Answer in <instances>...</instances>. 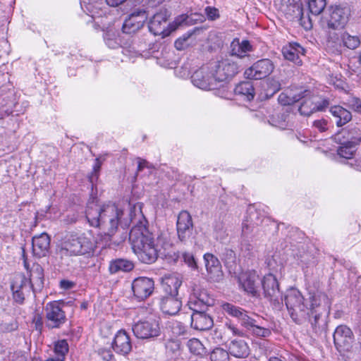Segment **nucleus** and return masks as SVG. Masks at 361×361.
Here are the masks:
<instances>
[{"label": "nucleus", "instance_id": "f257e3e1", "mask_svg": "<svg viewBox=\"0 0 361 361\" xmlns=\"http://www.w3.org/2000/svg\"><path fill=\"white\" fill-rule=\"evenodd\" d=\"M128 205L130 212L126 213L116 204L99 205L94 200L90 201L87 204L85 216L91 226L102 229L107 238L116 233L119 225L128 226L137 217L138 223L131 228L129 234L132 249L142 262L153 263L157 259L160 248L166 250L171 246L169 235L161 233L155 242L154 235L140 219L143 218L142 204L138 202L133 206L130 203Z\"/></svg>", "mask_w": 361, "mask_h": 361}, {"label": "nucleus", "instance_id": "f03ea898", "mask_svg": "<svg viewBox=\"0 0 361 361\" xmlns=\"http://www.w3.org/2000/svg\"><path fill=\"white\" fill-rule=\"evenodd\" d=\"M283 264L284 261L280 258L279 255L274 254L267 262V264L273 273H269L264 276L262 280H260L264 296L276 309H279L283 305V298L280 293L277 277L283 274Z\"/></svg>", "mask_w": 361, "mask_h": 361}, {"label": "nucleus", "instance_id": "7ed1b4c3", "mask_svg": "<svg viewBox=\"0 0 361 361\" xmlns=\"http://www.w3.org/2000/svg\"><path fill=\"white\" fill-rule=\"evenodd\" d=\"M97 241L90 231L67 235L59 245L63 256L90 255L94 251Z\"/></svg>", "mask_w": 361, "mask_h": 361}, {"label": "nucleus", "instance_id": "20e7f679", "mask_svg": "<svg viewBox=\"0 0 361 361\" xmlns=\"http://www.w3.org/2000/svg\"><path fill=\"white\" fill-rule=\"evenodd\" d=\"M170 15L166 9H161L156 13L149 20L148 27L149 31L155 36L164 38L176 30L182 23L180 18L185 20L183 16L177 18L174 22L168 23Z\"/></svg>", "mask_w": 361, "mask_h": 361}, {"label": "nucleus", "instance_id": "39448f33", "mask_svg": "<svg viewBox=\"0 0 361 361\" xmlns=\"http://www.w3.org/2000/svg\"><path fill=\"white\" fill-rule=\"evenodd\" d=\"M284 300L291 318L295 322L309 315L308 305L305 302V299L298 289L295 288L288 289Z\"/></svg>", "mask_w": 361, "mask_h": 361}, {"label": "nucleus", "instance_id": "423d86ee", "mask_svg": "<svg viewBox=\"0 0 361 361\" xmlns=\"http://www.w3.org/2000/svg\"><path fill=\"white\" fill-rule=\"evenodd\" d=\"M134 335L140 339L157 338L161 334L159 318L151 316L135 322L132 326Z\"/></svg>", "mask_w": 361, "mask_h": 361}, {"label": "nucleus", "instance_id": "0eeeda50", "mask_svg": "<svg viewBox=\"0 0 361 361\" xmlns=\"http://www.w3.org/2000/svg\"><path fill=\"white\" fill-rule=\"evenodd\" d=\"M309 313H315L313 325L319 324V320L322 314L327 317L330 313L331 299L323 292L317 290L310 293Z\"/></svg>", "mask_w": 361, "mask_h": 361}, {"label": "nucleus", "instance_id": "6e6552de", "mask_svg": "<svg viewBox=\"0 0 361 361\" xmlns=\"http://www.w3.org/2000/svg\"><path fill=\"white\" fill-rule=\"evenodd\" d=\"M350 16V9L347 6L331 5L325 11L324 20L329 28L338 30L343 28Z\"/></svg>", "mask_w": 361, "mask_h": 361}, {"label": "nucleus", "instance_id": "1a4fd4ad", "mask_svg": "<svg viewBox=\"0 0 361 361\" xmlns=\"http://www.w3.org/2000/svg\"><path fill=\"white\" fill-rule=\"evenodd\" d=\"M63 302L60 301H51L48 302L45 307V317L47 326L49 328H59L66 321V317L62 309Z\"/></svg>", "mask_w": 361, "mask_h": 361}, {"label": "nucleus", "instance_id": "9d476101", "mask_svg": "<svg viewBox=\"0 0 361 361\" xmlns=\"http://www.w3.org/2000/svg\"><path fill=\"white\" fill-rule=\"evenodd\" d=\"M192 83L203 90H211L218 87L214 73L209 66H203L193 73L191 76Z\"/></svg>", "mask_w": 361, "mask_h": 361}, {"label": "nucleus", "instance_id": "9b49d317", "mask_svg": "<svg viewBox=\"0 0 361 361\" xmlns=\"http://www.w3.org/2000/svg\"><path fill=\"white\" fill-rule=\"evenodd\" d=\"M214 304L213 296L209 294L206 289L198 286L193 288L188 302V306L191 310H204L205 307L212 306Z\"/></svg>", "mask_w": 361, "mask_h": 361}, {"label": "nucleus", "instance_id": "f8f14e48", "mask_svg": "<svg viewBox=\"0 0 361 361\" xmlns=\"http://www.w3.org/2000/svg\"><path fill=\"white\" fill-rule=\"evenodd\" d=\"M211 70L214 73L215 81L218 85V83L234 76L238 72V67L230 59H225L215 64Z\"/></svg>", "mask_w": 361, "mask_h": 361}, {"label": "nucleus", "instance_id": "ddd939ff", "mask_svg": "<svg viewBox=\"0 0 361 361\" xmlns=\"http://www.w3.org/2000/svg\"><path fill=\"white\" fill-rule=\"evenodd\" d=\"M274 65L269 59H261L246 69L245 75L247 78L261 80L269 76L274 71Z\"/></svg>", "mask_w": 361, "mask_h": 361}, {"label": "nucleus", "instance_id": "4468645a", "mask_svg": "<svg viewBox=\"0 0 361 361\" xmlns=\"http://www.w3.org/2000/svg\"><path fill=\"white\" fill-rule=\"evenodd\" d=\"M353 341V334L349 327L345 325L337 326L334 333V342L338 351H348Z\"/></svg>", "mask_w": 361, "mask_h": 361}, {"label": "nucleus", "instance_id": "2eb2a0df", "mask_svg": "<svg viewBox=\"0 0 361 361\" xmlns=\"http://www.w3.org/2000/svg\"><path fill=\"white\" fill-rule=\"evenodd\" d=\"M260 279L255 270L242 272L238 276V283L244 291L253 296L257 295Z\"/></svg>", "mask_w": 361, "mask_h": 361}, {"label": "nucleus", "instance_id": "dca6fc26", "mask_svg": "<svg viewBox=\"0 0 361 361\" xmlns=\"http://www.w3.org/2000/svg\"><path fill=\"white\" fill-rule=\"evenodd\" d=\"M147 19V15L145 10L138 9L133 11L125 20L122 27L123 32L127 34L135 33L142 27Z\"/></svg>", "mask_w": 361, "mask_h": 361}, {"label": "nucleus", "instance_id": "f3484780", "mask_svg": "<svg viewBox=\"0 0 361 361\" xmlns=\"http://www.w3.org/2000/svg\"><path fill=\"white\" fill-rule=\"evenodd\" d=\"M176 228L178 237L180 241H186L192 235L193 223L191 215L187 211H182L179 213Z\"/></svg>", "mask_w": 361, "mask_h": 361}, {"label": "nucleus", "instance_id": "a211bd4d", "mask_svg": "<svg viewBox=\"0 0 361 361\" xmlns=\"http://www.w3.org/2000/svg\"><path fill=\"white\" fill-rule=\"evenodd\" d=\"M203 258L208 279L214 282L221 281L224 274L218 258L211 253L204 254Z\"/></svg>", "mask_w": 361, "mask_h": 361}, {"label": "nucleus", "instance_id": "6ab92c4d", "mask_svg": "<svg viewBox=\"0 0 361 361\" xmlns=\"http://www.w3.org/2000/svg\"><path fill=\"white\" fill-rule=\"evenodd\" d=\"M306 92L307 91L301 92L300 94V99L303 100L298 107V111L301 115L308 116L315 111H323L329 105V102L326 99L319 104L317 97H306V95H302Z\"/></svg>", "mask_w": 361, "mask_h": 361}, {"label": "nucleus", "instance_id": "aec40b11", "mask_svg": "<svg viewBox=\"0 0 361 361\" xmlns=\"http://www.w3.org/2000/svg\"><path fill=\"white\" fill-rule=\"evenodd\" d=\"M154 281L147 277H138L132 283V290L134 295L140 300L148 298L153 292Z\"/></svg>", "mask_w": 361, "mask_h": 361}, {"label": "nucleus", "instance_id": "412c9836", "mask_svg": "<svg viewBox=\"0 0 361 361\" xmlns=\"http://www.w3.org/2000/svg\"><path fill=\"white\" fill-rule=\"evenodd\" d=\"M11 288L15 301L23 303L25 293L30 291L31 286L24 276L17 275L14 277Z\"/></svg>", "mask_w": 361, "mask_h": 361}, {"label": "nucleus", "instance_id": "4be33fe9", "mask_svg": "<svg viewBox=\"0 0 361 361\" xmlns=\"http://www.w3.org/2000/svg\"><path fill=\"white\" fill-rule=\"evenodd\" d=\"M114 350L120 355H127L132 349L129 334L123 329L119 330L115 335L112 342Z\"/></svg>", "mask_w": 361, "mask_h": 361}, {"label": "nucleus", "instance_id": "5701e85b", "mask_svg": "<svg viewBox=\"0 0 361 361\" xmlns=\"http://www.w3.org/2000/svg\"><path fill=\"white\" fill-rule=\"evenodd\" d=\"M204 310H192L191 315V326L199 331H206L210 329L214 323L212 318L207 314Z\"/></svg>", "mask_w": 361, "mask_h": 361}, {"label": "nucleus", "instance_id": "b1692460", "mask_svg": "<svg viewBox=\"0 0 361 361\" xmlns=\"http://www.w3.org/2000/svg\"><path fill=\"white\" fill-rule=\"evenodd\" d=\"M32 252L37 257L47 255L49 250L50 238L46 233H42L32 238Z\"/></svg>", "mask_w": 361, "mask_h": 361}, {"label": "nucleus", "instance_id": "393cba45", "mask_svg": "<svg viewBox=\"0 0 361 361\" xmlns=\"http://www.w3.org/2000/svg\"><path fill=\"white\" fill-rule=\"evenodd\" d=\"M282 53L286 59L297 65H301L300 56L305 54V49L298 43H290L283 47Z\"/></svg>", "mask_w": 361, "mask_h": 361}, {"label": "nucleus", "instance_id": "a878e982", "mask_svg": "<svg viewBox=\"0 0 361 361\" xmlns=\"http://www.w3.org/2000/svg\"><path fill=\"white\" fill-rule=\"evenodd\" d=\"M159 305L164 314L175 315L180 311L182 302L178 297L166 296L161 299Z\"/></svg>", "mask_w": 361, "mask_h": 361}, {"label": "nucleus", "instance_id": "bb28decb", "mask_svg": "<svg viewBox=\"0 0 361 361\" xmlns=\"http://www.w3.org/2000/svg\"><path fill=\"white\" fill-rule=\"evenodd\" d=\"M221 308L225 313L238 319L241 326H244L246 322L250 319L247 312L241 307L235 306L228 302H224L221 305Z\"/></svg>", "mask_w": 361, "mask_h": 361}, {"label": "nucleus", "instance_id": "cd10ccee", "mask_svg": "<svg viewBox=\"0 0 361 361\" xmlns=\"http://www.w3.org/2000/svg\"><path fill=\"white\" fill-rule=\"evenodd\" d=\"M244 327L252 334L257 337L266 338L271 335V330L263 326L259 321L250 317Z\"/></svg>", "mask_w": 361, "mask_h": 361}, {"label": "nucleus", "instance_id": "c85d7f7f", "mask_svg": "<svg viewBox=\"0 0 361 361\" xmlns=\"http://www.w3.org/2000/svg\"><path fill=\"white\" fill-rule=\"evenodd\" d=\"M252 51V45L247 40L240 41L235 38L231 43V53L233 56L243 58Z\"/></svg>", "mask_w": 361, "mask_h": 361}, {"label": "nucleus", "instance_id": "c756f323", "mask_svg": "<svg viewBox=\"0 0 361 361\" xmlns=\"http://www.w3.org/2000/svg\"><path fill=\"white\" fill-rule=\"evenodd\" d=\"M181 284L182 281L178 275H171L164 279L162 286L168 296L177 297Z\"/></svg>", "mask_w": 361, "mask_h": 361}, {"label": "nucleus", "instance_id": "7c9ffc66", "mask_svg": "<svg viewBox=\"0 0 361 361\" xmlns=\"http://www.w3.org/2000/svg\"><path fill=\"white\" fill-rule=\"evenodd\" d=\"M228 350L231 355L243 358L250 354V349L247 343L242 339H235L231 342Z\"/></svg>", "mask_w": 361, "mask_h": 361}, {"label": "nucleus", "instance_id": "2f4dec72", "mask_svg": "<svg viewBox=\"0 0 361 361\" xmlns=\"http://www.w3.org/2000/svg\"><path fill=\"white\" fill-rule=\"evenodd\" d=\"M44 281V270L38 264H34L30 270L29 284L32 289L39 290L43 286Z\"/></svg>", "mask_w": 361, "mask_h": 361}, {"label": "nucleus", "instance_id": "473e14b6", "mask_svg": "<svg viewBox=\"0 0 361 361\" xmlns=\"http://www.w3.org/2000/svg\"><path fill=\"white\" fill-rule=\"evenodd\" d=\"M332 116L336 119V125L339 127L344 126L352 118L351 113L341 106H334L330 109Z\"/></svg>", "mask_w": 361, "mask_h": 361}, {"label": "nucleus", "instance_id": "72a5a7b5", "mask_svg": "<svg viewBox=\"0 0 361 361\" xmlns=\"http://www.w3.org/2000/svg\"><path fill=\"white\" fill-rule=\"evenodd\" d=\"M260 222L261 220L258 218L257 212L252 211V209L250 208L249 216L243 221L242 224L243 235L247 236L253 231L255 226H257Z\"/></svg>", "mask_w": 361, "mask_h": 361}, {"label": "nucleus", "instance_id": "f704fd0d", "mask_svg": "<svg viewBox=\"0 0 361 361\" xmlns=\"http://www.w3.org/2000/svg\"><path fill=\"white\" fill-rule=\"evenodd\" d=\"M234 92L246 101H251L255 97L253 85L249 81L242 82L237 85L234 89Z\"/></svg>", "mask_w": 361, "mask_h": 361}, {"label": "nucleus", "instance_id": "c9c22d12", "mask_svg": "<svg viewBox=\"0 0 361 361\" xmlns=\"http://www.w3.org/2000/svg\"><path fill=\"white\" fill-rule=\"evenodd\" d=\"M102 4L98 1L92 2L90 0H80L82 9L93 18L102 16Z\"/></svg>", "mask_w": 361, "mask_h": 361}, {"label": "nucleus", "instance_id": "e433bc0d", "mask_svg": "<svg viewBox=\"0 0 361 361\" xmlns=\"http://www.w3.org/2000/svg\"><path fill=\"white\" fill-rule=\"evenodd\" d=\"M105 44L110 49H117L120 47L118 31L114 27H109L104 34Z\"/></svg>", "mask_w": 361, "mask_h": 361}, {"label": "nucleus", "instance_id": "4c0bfd02", "mask_svg": "<svg viewBox=\"0 0 361 361\" xmlns=\"http://www.w3.org/2000/svg\"><path fill=\"white\" fill-rule=\"evenodd\" d=\"M134 267L132 262L123 259H118L111 262L109 265V271L111 274L121 271H131Z\"/></svg>", "mask_w": 361, "mask_h": 361}, {"label": "nucleus", "instance_id": "58836bf2", "mask_svg": "<svg viewBox=\"0 0 361 361\" xmlns=\"http://www.w3.org/2000/svg\"><path fill=\"white\" fill-rule=\"evenodd\" d=\"M341 43L349 49H355L360 44V39L357 35H351L348 32H344L341 35Z\"/></svg>", "mask_w": 361, "mask_h": 361}, {"label": "nucleus", "instance_id": "ea45409f", "mask_svg": "<svg viewBox=\"0 0 361 361\" xmlns=\"http://www.w3.org/2000/svg\"><path fill=\"white\" fill-rule=\"evenodd\" d=\"M68 342L63 339L59 340L55 342L54 343V354L56 355V359L58 361H64L65 357L68 352Z\"/></svg>", "mask_w": 361, "mask_h": 361}, {"label": "nucleus", "instance_id": "a19ab883", "mask_svg": "<svg viewBox=\"0 0 361 361\" xmlns=\"http://www.w3.org/2000/svg\"><path fill=\"white\" fill-rule=\"evenodd\" d=\"M300 94L301 92L299 94H296L293 90H290L280 94L278 100L282 105H291L300 99Z\"/></svg>", "mask_w": 361, "mask_h": 361}, {"label": "nucleus", "instance_id": "79ce46f5", "mask_svg": "<svg viewBox=\"0 0 361 361\" xmlns=\"http://www.w3.org/2000/svg\"><path fill=\"white\" fill-rule=\"evenodd\" d=\"M357 143V142L350 141L343 145L338 149V154L340 157L350 159L356 151Z\"/></svg>", "mask_w": 361, "mask_h": 361}, {"label": "nucleus", "instance_id": "37998d69", "mask_svg": "<svg viewBox=\"0 0 361 361\" xmlns=\"http://www.w3.org/2000/svg\"><path fill=\"white\" fill-rule=\"evenodd\" d=\"M326 6V0H308V8L313 15H319Z\"/></svg>", "mask_w": 361, "mask_h": 361}, {"label": "nucleus", "instance_id": "c03bdc74", "mask_svg": "<svg viewBox=\"0 0 361 361\" xmlns=\"http://www.w3.org/2000/svg\"><path fill=\"white\" fill-rule=\"evenodd\" d=\"M213 236L217 240H224L227 238L228 233L223 222H215L214 225Z\"/></svg>", "mask_w": 361, "mask_h": 361}, {"label": "nucleus", "instance_id": "a18cd8bd", "mask_svg": "<svg viewBox=\"0 0 361 361\" xmlns=\"http://www.w3.org/2000/svg\"><path fill=\"white\" fill-rule=\"evenodd\" d=\"M211 361H228V353L220 348H215L210 354Z\"/></svg>", "mask_w": 361, "mask_h": 361}, {"label": "nucleus", "instance_id": "49530a36", "mask_svg": "<svg viewBox=\"0 0 361 361\" xmlns=\"http://www.w3.org/2000/svg\"><path fill=\"white\" fill-rule=\"evenodd\" d=\"M188 349L190 350V351L193 353V354H196V355H200L202 354L204 350V348L203 347V345L202 344V343L197 338H192V339H190L188 341Z\"/></svg>", "mask_w": 361, "mask_h": 361}, {"label": "nucleus", "instance_id": "de8ad7c7", "mask_svg": "<svg viewBox=\"0 0 361 361\" xmlns=\"http://www.w3.org/2000/svg\"><path fill=\"white\" fill-rule=\"evenodd\" d=\"M224 334L226 337L240 336L241 331L231 321H228L224 324Z\"/></svg>", "mask_w": 361, "mask_h": 361}, {"label": "nucleus", "instance_id": "09e8293b", "mask_svg": "<svg viewBox=\"0 0 361 361\" xmlns=\"http://www.w3.org/2000/svg\"><path fill=\"white\" fill-rule=\"evenodd\" d=\"M341 39L338 37V35L334 32H330L327 37V45L331 47H337V46L341 45Z\"/></svg>", "mask_w": 361, "mask_h": 361}, {"label": "nucleus", "instance_id": "8fccbe9b", "mask_svg": "<svg viewBox=\"0 0 361 361\" xmlns=\"http://www.w3.org/2000/svg\"><path fill=\"white\" fill-rule=\"evenodd\" d=\"M98 354L103 361H116L114 355L110 349L100 348L98 350Z\"/></svg>", "mask_w": 361, "mask_h": 361}, {"label": "nucleus", "instance_id": "3c124183", "mask_svg": "<svg viewBox=\"0 0 361 361\" xmlns=\"http://www.w3.org/2000/svg\"><path fill=\"white\" fill-rule=\"evenodd\" d=\"M98 354L103 361H116L114 355L110 349L100 348L98 350Z\"/></svg>", "mask_w": 361, "mask_h": 361}, {"label": "nucleus", "instance_id": "603ef678", "mask_svg": "<svg viewBox=\"0 0 361 361\" xmlns=\"http://www.w3.org/2000/svg\"><path fill=\"white\" fill-rule=\"evenodd\" d=\"M204 11L207 18L209 20H214L219 17V10L215 7L207 6Z\"/></svg>", "mask_w": 361, "mask_h": 361}, {"label": "nucleus", "instance_id": "864d4df0", "mask_svg": "<svg viewBox=\"0 0 361 361\" xmlns=\"http://www.w3.org/2000/svg\"><path fill=\"white\" fill-rule=\"evenodd\" d=\"M182 257L188 267L192 269H195L197 267V263L192 254L190 252H183L182 254Z\"/></svg>", "mask_w": 361, "mask_h": 361}, {"label": "nucleus", "instance_id": "5fc2aeb1", "mask_svg": "<svg viewBox=\"0 0 361 361\" xmlns=\"http://www.w3.org/2000/svg\"><path fill=\"white\" fill-rule=\"evenodd\" d=\"M166 348L169 352L173 353L178 351L180 348V343L178 341L169 340L166 344Z\"/></svg>", "mask_w": 361, "mask_h": 361}, {"label": "nucleus", "instance_id": "6e6d98bb", "mask_svg": "<svg viewBox=\"0 0 361 361\" xmlns=\"http://www.w3.org/2000/svg\"><path fill=\"white\" fill-rule=\"evenodd\" d=\"M350 106L358 113H361V99L358 98H352L349 101Z\"/></svg>", "mask_w": 361, "mask_h": 361}, {"label": "nucleus", "instance_id": "4d7b16f0", "mask_svg": "<svg viewBox=\"0 0 361 361\" xmlns=\"http://www.w3.org/2000/svg\"><path fill=\"white\" fill-rule=\"evenodd\" d=\"M313 125L320 132H324L327 129V121L325 119L314 121Z\"/></svg>", "mask_w": 361, "mask_h": 361}, {"label": "nucleus", "instance_id": "13d9d810", "mask_svg": "<svg viewBox=\"0 0 361 361\" xmlns=\"http://www.w3.org/2000/svg\"><path fill=\"white\" fill-rule=\"evenodd\" d=\"M192 35V33H189L187 37H185V35L183 36V37H180L178 39H177L175 42V46L176 47L177 49L178 50H181L183 49V42H185L186 41V39Z\"/></svg>", "mask_w": 361, "mask_h": 361}, {"label": "nucleus", "instance_id": "bf43d9fd", "mask_svg": "<svg viewBox=\"0 0 361 361\" xmlns=\"http://www.w3.org/2000/svg\"><path fill=\"white\" fill-rule=\"evenodd\" d=\"M74 286V283L68 280H62L60 281V287L64 290H68Z\"/></svg>", "mask_w": 361, "mask_h": 361}, {"label": "nucleus", "instance_id": "052dcab7", "mask_svg": "<svg viewBox=\"0 0 361 361\" xmlns=\"http://www.w3.org/2000/svg\"><path fill=\"white\" fill-rule=\"evenodd\" d=\"M269 89L272 92V93H276L281 89V84L279 83V81L272 80L270 82Z\"/></svg>", "mask_w": 361, "mask_h": 361}, {"label": "nucleus", "instance_id": "680f3d73", "mask_svg": "<svg viewBox=\"0 0 361 361\" xmlns=\"http://www.w3.org/2000/svg\"><path fill=\"white\" fill-rule=\"evenodd\" d=\"M300 22L301 25L306 29H310L312 27V23L310 21V19L308 18L307 21L306 22L305 18L303 16V14H301L300 17Z\"/></svg>", "mask_w": 361, "mask_h": 361}, {"label": "nucleus", "instance_id": "e2e57ef3", "mask_svg": "<svg viewBox=\"0 0 361 361\" xmlns=\"http://www.w3.org/2000/svg\"><path fill=\"white\" fill-rule=\"evenodd\" d=\"M126 1V0H106L108 5L114 7L122 4Z\"/></svg>", "mask_w": 361, "mask_h": 361}, {"label": "nucleus", "instance_id": "0e129e2a", "mask_svg": "<svg viewBox=\"0 0 361 361\" xmlns=\"http://www.w3.org/2000/svg\"><path fill=\"white\" fill-rule=\"evenodd\" d=\"M271 124L279 127V128L284 129L286 127V118L284 117L282 121L278 123L276 121L272 120Z\"/></svg>", "mask_w": 361, "mask_h": 361}, {"label": "nucleus", "instance_id": "69168bd1", "mask_svg": "<svg viewBox=\"0 0 361 361\" xmlns=\"http://www.w3.org/2000/svg\"><path fill=\"white\" fill-rule=\"evenodd\" d=\"M350 164H351V166L354 169H355L357 171H361V159H360V160H357V159L354 160L353 163H351Z\"/></svg>", "mask_w": 361, "mask_h": 361}, {"label": "nucleus", "instance_id": "338daca9", "mask_svg": "<svg viewBox=\"0 0 361 361\" xmlns=\"http://www.w3.org/2000/svg\"><path fill=\"white\" fill-rule=\"evenodd\" d=\"M23 257L24 267L28 271L29 270V265H28V263H27V258H26L25 255L24 249L23 250Z\"/></svg>", "mask_w": 361, "mask_h": 361}, {"label": "nucleus", "instance_id": "774afa93", "mask_svg": "<svg viewBox=\"0 0 361 361\" xmlns=\"http://www.w3.org/2000/svg\"><path fill=\"white\" fill-rule=\"evenodd\" d=\"M333 85H335L336 87H341L342 81L341 80H337L336 82H333Z\"/></svg>", "mask_w": 361, "mask_h": 361}]
</instances>
